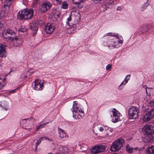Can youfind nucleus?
<instances>
[{
  "instance_id": "nucleus-1",
  "label": "nucleus",
  "mask_w": 154,
  "mask_h": 154,
  "mask_svg": "<svg viewBox=\"0 0 154 154\" xmlns=\"http://www.w3.org/2000/svg\"><path fill=\"white\" fill-rule=\"evenodd\" d=\"M73 117L75 119H82L85 115L84 112L79 107L77 102L74 101L72 107L71 109Z\"/></svg>"
},
{
  "instance_id": "nucleus-2",
  "label": "nucleus",
  "mask_w": 154,
  "mask_h": 154,
  "mask_svg": "<svg viewBox=\"0 0 154 154\" xmlns=\"http://www.w3.org/2000/svg\"><path fill=\"white\" fill-rule=\"evenodd\" d=\"M33 11L31 9H26L21 10L18 13L17 18L20 20L30 19L33 17Z\"/></svg>"
},
{
  "instance_id": "nucleus-3",
  "label": "nucleus",
  "mask_w": 154,
  "mask_h": 154,
  "mask_svg": "<svg viewBox=\"0 0 154 154\" xmlns=\"http://www.w3.org/2000/svg\"><path fill=\"white\" fill-rule=\"evenodd\" d=\"M140 112L139 108L135 106H130L128 110V115L129 119H138Z\"/></svg>"
},
{
  "instance_id": "nucleus-4",
  "label": "nucleus",
  "mask_w": 154,
  "mask_h": 154,
  "mask_svg": "<svg viewBox=\"0 0 154 154\" xmlns=\"http://www.w3.org/2000/svg\"><path fill=\"white\" fill-rule=\"evenodd\" d=\"M124 141L122 139H118L113 142L111 146L110 149L112 152H115L119 151L122 147Z\"/></svg>"
},
{
  "instance_id": "nucleus-5",
  "label": "nucleus",
  "mask_w": 154,
  "mask_h": 154,
  "mask_svg": "<svg viewBox=\"0 0 154 154\" xmlns=\"http://www.w3.org/2000/svg\"><path fill=\"white\" fill-rule=\"evenodd\" d=\"M112 113L111 121L113 123H116L122 120V116L116 109L113 108L111 111Z\"/></svg>"
},
{
  "instance_id": "nucleus-6",
  "label": "nucleus",
  "mask_w": 154,
  "mask_h": 154,
  "mask_svg": "<svg viewBox=\"0 0 154 154\" xmlns=\"http://www.w3.org/2000/svg\"><path fill=\"white\" fill-rule=\"evenodd\" d=\"M51 145L52 149H54L55 146L54 144L53 143H51ZM57 151L60 154H65L66 153H69L71 152V151L70 149H69L67 147L65 146H63L61 145H57Z\"/></svg>"
},
{
  "instance_id": "nucleus-7",
  "label": "nucleus",
  "mask_w": 154,
  "mask_h": 154,
  "mask_svg": "<svg viewBox=\"0 0 154 154\" xmlns=\"http://www.w3.org/2000/svg\"><path fill=\"white\" fill-rule=\"evenodd\" d=\"M15 34L14 32L12 29H5L2 33L3 37L6 39H11V36ZM18 39V38H12V40L14 41H17Z\"/></svg>"
},
{
  "instance_id": "nucleus-8",
  "label": "nucleus",
  "mask_w": 154,
  "mask_h": 154,
  "mask_svg": "<svg viewBox=\"0 0 154 154\" xmlns=\"http://www.w3.org/2000/svg\"><path fill=\"white\" fill-rule=\"evenodd\" d=\"M34 88L36 91H41L44 87V83L38 79H36L34 82Z\"/></svg>"
},
{
  "instance_id": "nucleus-9",
  "label": "nucleus",
  "mask_w": 154,
  "mask_h": 154,
  "mask_svg": "<svg viewBox=\"0 0 154 154\" xmlns=\"http://www.w3.org/2000/svg\"><path fill=\"white\" fill-rule=\"evenodd\" d=\"M60 14V12L58 9H54L52 11L50 17L53 20L55 21L59 18Z\"/></svg>"
},
{
  "instance_id": "nucleus-10",
  "label": "nucleus",
  "mask_w": 154,
  "mask_h": 154,
  "mask_svg": "<svg viewBox=\"0 0 154 154\" xmlns=\"http://www.w3.org/2000/svg\"><path fill=\"white\" fill-rule=\"evenodd\" d=\"M143 130L148 134H152L154 133V127L151 125H146L143 128Z\"/></svg>"
},
{
  "instance_id": "nucleus-11",
  "label": "nucleus",
  "mask_w": 154,
  "mask_h": 154,
  "mask_svg": "<svg viewBox=\"0 0 154 154\" xmlns=\"http://www.w3.org/2000/svg\"><path fill=\"white\" fill-rule=\"evenodd\" d=\"M108 36L115 37L117 39V41H117L119 44H122L123 43V38L122 37H119L117 33L112 32H109L105 34L103 36L106 37Z\"/></svg>"
},
{
  "instance_id": "nucleus-12",
  "label": "nucleus",
  "mask_w": 154,
  "mask_h": 154,
  "mask_svg": "<svg viewBox=\"0 0 154 154\" xmlns=\"http://www.w3.org/2000/svg\"><path fill=\"white\" fill-rule=\"evenodd\" d=\"M154 116V109H151L145 115L143 119V120L144 122L148 121L150 120Z\"/></svg>"
},
{
  "instance_id": "nucleus-13",
  "label": "nucleus",
  "mask_w": 154,
  "mask_h": 154,
  "mask_svg": "<svg viewBox=\"0 0 154 154\" xmlns=\"http://www.w3.org/2000/svg\"><path fill=\"white\" fill-rule=\"evenodd\" d=\"M105 46H107L110 49L118 48L120 46L118 42L115 41L114 39L111 41H109L107 44L105 45Z\"/></svg>"
},
{
  "instance_id": "nucleus-14",
  "label": "nucleus",
  "mask_w": 154,
  "mask_h": 154,
  "mask_svg": "<svg viewBox=\"0 0 154 154\" xmlns=\"http://www.w3.org/2000/svg\"><path fill=\"white\" fill-rule=\"evenodd\" d=\"M20 123L23 125V128L26 129H29L33 125L32 123H30L29 119H23L21 122Z\"/></svg>"
},
{
  "instance_id": "nucleus-15",
  "label": "nucleus",
  "mask_w": 154,
  "mask_h": 154,
  "mask_svg": "<svg viewBox=\"0 0 154 154\" xmlns=\"http://www.w3.org/2000/svg\"><path fill=\"white\" fill-rule=\"evenodd\" d=\"M130 75H128L126 76L124 80L121 83L118 87V89L119 90H122L128 82V81L130 78Z\"/></svg>"
},
{
  "instance_id": "nucleus-16",
  "label": "nucleus",
  "mask_w": 154,
  "mask_h": 154,
  "mask_svg": "<svg viewBox=\"0 0 154 154\" xmlns=\"http://www.w3.org/2000/svg\"><path fill=\"white\" fill-rule=\"evenodd\" d=\"M80 14L79 12H74V15L72 17V19L74 21V22L71 23V24L74 25L78 23L80 20Z\"/></svg>"
},
{
  "instance_id": "nucleus-17",
  "label": "nucleus",
  "mask_w": 154,
  "mask_h": 154,
  "mask_svg": "<svg viewBox=\"0 0 154 154\" xmlns=\"http://www.w3.org/2000/svg\"><path fill=\"white\" fill-rule=\"evenodd\" d=\"M6 52L5 45L0 43V57H5Z\"/></svg>"
},
{
  "instance_id": "nucleus-18",
  "label": "nucleus",
  "mask_w": 154,
  "mask_h": 154,
  "mask_svg": "<svg viewBox=\"0 0 154 154\" xmlns=\"http://www.w3.org/2000/svg\"><path fill=\"white\" fill-rule=\"evenodd\" d=\"M85 0H72L73 2L79 8H81L83 5V2Z\"/></svg>"
},
{
  "instance_id": "nucleus-19",
  "label": "nucleus",
  "mask_w": 154,
  "mask_h": 154,
  "mask_svg": "<svg viewBox=\"0 0 154 154\" xmlns=\"http://www.w3.org/2000/svg\"><path fill=\"white\" fill-rule=\"evenodd\" d=\"M58 132L59 134V137L61 138L68 137L65 131L60 128H58Z\"/></svg>"
},
{
  "instance_id": "nucleus-20",
  "label": "nucleus",
  "mask_w": 154,
  "mask_h": 154,
  "mask_svg": "<svg viewBox=\"0 0 154 154\" xmlns=\"http://www.w3.org/2000/svg\"><path fill=\"white\" fill-rule=\"evenodd\" d=\"M139 30L142 32H143L148 31L151 29V26L149 25H146L143 27L140 26L139 28Z\"/></svg>"
},
{
  "instance_id": "nucleus-21",
  "label": "nucleus",
  "mask_w": 154,
  "mask_h": 154,
  "mask_svg": "<svg viewBox=\"0 0 154 154\" xmlns=\"http://www.w3.org/2000/svg\"><path fill=\"white\" fill-rule=\"evenodd\" d=\"M30 28L32 30L34 31V33L35 34L38 29L37 22H33L30 26Z\"/></svg>"
},
{
  "instance_id": "nucleus-22",
  "label": "nucleus",
  "mask_w": 154,
  "mask_h": 154,
  "mask_svg": "<svg viewBox=\"0 0 154 154\" xmlns=\"http://www.w3.org/2000/svg\"><path fill=\"white\" fill-rule=\"evenodd\" d=\"M147 154H153L154 153V146L149 147L146 150Z\"/></svg>"
},
{
  "instance_id": "nucleus-23",
  "label": "nucleus",
  "mask_w": 154,
  "mask_h": 154,
  "mask_svg": "<svg viewBox=\"0 0 154 154\" xmlns=\"http://www.w3.org/2000/svg\"><path fill=\"white\" fill-rule=\"evenodd\" d=\"M48 5L47 2H43L41 8V11L42 13H44L47 11V6Z\"/></svg>"
},
{
  "instance_id": "nucleus-24",
  "label": "nucleus",
  "mask_w": 154,
  "mask_h": 154,
  "mask_svg": "<svg viewBox=\"0 0 154 154\" xmlns=\"http://www.w3.org/2000/svg\"><path fill=\"white\" fill-rule=\"evenodd\" d=\"M98 147L97 145L93 147L91 149V154H97L98 153Z\"/></svg>"
},
{
  "instance_id": "nucleus-25",
  "label": "nucleus",
  "mask_w": 154,
  "mask_h": 154,
  "mask_svg": "<svg viewBox=\"0 0 154 154\" xmlns=\"http://www.w3.org/2000/svg\"><path fill=\"white\" fill-rule=\"evenodd\" d=\"M76 27L74 25L71 26V28H68L67 32L69 33H74L76 31Z\"/></svg>"
},
{
  "instance_id": "nucleus-26",
  "label": "nucleus",
  "mask_w": 154,
  "mask_h": 154,
  "mask_svg": "<svg viewBox=\"0 0 154 154\" xmlns=\"http://www.w3.org/2000/svg\"><path fill=\"white\" fill-rule=\"evenodd\" d=\"M99 153L102 152L106 150V148L104 146L100 145H97Z\"/></svg>"
},
{
  "instance_id": "nucleus-27",
  "label": "nucleus",
  "mask_w": 154,
  "mask_h": 154,
  "mask_svg": "<svg viewBox=\"0 0 154 154\" xmlns=\"http://www.w3.org/2000/svg\"><path fill=\"white\" fill-rule=\"evenodd\" d=\"M5 79L0 78V90L1 89L6 85Z\"/></svg>"
},
{
  "instance_id": "nucleus-28",
  "label": "nucleus",
  "mask_w": 154,
  "mask_h": 154,
  "mask_svg": "<svg viewBox=\"0 0 154 154\" xmlns=\"http://www.w3.org/2000/svg\"><path fill=\"white\" fill-rule=\"evenodd\" d=\"M126 149L128 153H131L133 152V148L128 144L126 145Z\"/></svg>"
},
{
  "instance_id": "nucleus-29",
  "label": "nucleus",
  "mask_w": 154,
  "mask_h": 154,
  "mask_svg": "<svg viewBox=\"0 0 154 154\" xmlns=\"http://www.w3.org/2000/svg\"><path fill=\"white\" fill-rule=\"evenodd\" d=\"M152 140L151 137H149V136H146L143 138V141L145 143H148L150 142Z\"/></svg>"
},
{
  "instance_id": "nucleus-30",
  "label": "nucleus",
  "mask_w": 154,
  "mask_h": 154,
  "mask_svg": "<svg viewBox=\"0 0 154 154\" xmlns=\"http://www.w3.org/2000/svg\"><path fill=\"white\" fill-rule=\"evenodd\" d=\"M149 5V4L147 2H145L140 7V9L141 11H143L147 8V7Z\"/></svg>"
},
{
  "instance_id": "nucleus-31",
  "label": "nucleus",
  "mask_w": 154,
  "mask_h": 154,
  "mask_svg": "<svg viewBox=\"0 0 154 154\" xmlns=\"http://www.w3.org/2000/svg\"><path fill=\"white\" fill-rule=\"evenodd\" d=\"M55 27L53 24L50 25L49 26V34L52 33L55 30Z\"/></svg>"
},
{
  "instance_id": "nucleus-32",
  "label": "nucleus",
  "mask_w": 154,
  "mask_h": 154,
  "mask_svg": "<svg viewBox=\"0 0 154 154\" xmlns=\"http://www.w3.org/2000/svg\"><path fill=\"white\" fill-rule=\"evenodd\" d=\"M47 137H40V138L38 140H37V142H36L35 143V149L37 148V146L41 142L42 140H47Z\"/></svg>"
},
{
  "instance_id": "nucleus-33",
  "label": "nucleus",
  "mask_w": 154,
  "mask_h": 154,
  "mask_svg": "<svg viewBox=\"0 0 154 154\" xmlns=\"http://www.w3.org/2000/svg\"><path fill=\"white\" fill-rule=\"evenodd\" d=\"M72 19V18L71 17V15L69 14V17L67 18V21H66V23L67 25H68L69 26H71L72 25L71 24V23H70L69 22L71 21V20Z\"/></svg>"
},
{
  "instance_id": "nucleus-34",
  "label": "nucleus",
  "mask_w": 154,
  "mask_h": 154,
  "mask_svg": "<svg viewBox=\"0 0 154 154\" xmlns=\"http://www.w3.org/2000/svg\"><path fill=\"white\" fill-rule=\"evenodd\" d=\"M27 30V29L25 26H21L19 29H18V31L19 32H24Z\"/></svg>"
},
{
  "instance_id": "nucleus-35",
  "label": "nucleus",
  "mask_w": 154,
  "mask_h": 154,
  "mask_svg": "<svg viewBox=\"0 0 154 154\" xmlns=\"http://www.w3.org/2000/svg\"><path fill=\"white\" fill-rule=\"evenodd\" d=\"M62 5H61V8L63 9H66L68 6V4L66 2V1L62 3Z\"/></svg>"
},
{
  "instance_id": "nucleus-36",
  "label": "nucleus",
  "mask_w": 154,
  "mask_h": 154,
  "mask_svg": "<svg viewBox=\"0 0 154 154\" xmlns=\"http://www.w3.org/2000/svg\"><path fill=\"white\" fill-rule=\"evenodd\" d=\"M91 1L93 2H94L95 4L101 3H103L104 2V1L103 0H91Z\"/></svg>"
},
{
  "instance_id": "nucleus-37",
  "label": "nucleus",
  "mask_w": 154,
  "mask_h": 154,
  "mask_svg": "<svg viewBox=\"0 0 154 154\" xmlns=\"http://www.w3.org/2000/svg\"><path fill=\"white\" fill-rule=\"evenodd\" d=\"M103 127H104L106 130H109L111 132H112L113 131V129L112 128L109 127L107 126H103Z\"/></svg>"
},
{
  "instance_id": "nucleus-38",
  "label": "nucleus",
  "mask_w": 154,
  "mask_h": 154,
  "mask_svg": "<svg viewBox=\"0 0 154 154\" xmlns=\"http://www.w3.org/2000/svg\"><path fill=\"white\" fill-rule=\"evenodd\" d=\"M112 67V64H109L107 65L106 67V69L108 70H110Z\"/></svg>"
},
{
  "instance_id": "nucleus-39",
  "label": "nucleus",
  "mask_w": 154,
  "mask_h": 154,
  "mask_svg": "<svg viewBox=\"0 0 154 154\" xmlns=\"http://www.w3.org/2000/svg\"><path fill=\"white\" fill-rule=\"evenodd\" d=\"M26 72H24L22 73V74L21 75L20 77L21 79H23L24 78H26L27 77V75L26 74Z\"/></svg>"
},
{
  "instance_id": "nucleus-40",
  "label": "nucleus",
  "mask_w": 154,
  "mask_h": 154,
  "mask_svg": "<svg viewBox=\"0 0 154 154\" xmlns=\"http://www.w3.org/2000/svg\"><path fill=\"white\" fill-rule=\"evenodd\" d=\"M44 31L47 34H48V25L45 26Z\"/></svg>"
},
{
  "instance_id": "nucleus-41",
  "label": "nucleus",
  "mask_w": 154,
  "mask_h": 154,
  "mask_svg": "<svg viewBox=\"0 0 154 154\" xmlns=\"http://www.w3.org/2000/svg\"><path fill=\"white\" fill-rule=\"evenodd\" d=\"M45 125V124H44L43 125H39V126H38V127H37L36 128V130H38L40 129H41V128H43V126H44V125Z\"/></svg>"
},
{
  "instance_id": "nucleus-42",
  "label": "nucleus",
  "mask_w": 154,
  "mask_h": 154,
  "mask_svg": "<svg viewBox=\"0 0 154 154\" xmlns=\"http://www.w3.org/2000/svg\"><path fill=\"white\" fill-rule=\"evenodd\" d=\"M66 0H56L57 2L60 4H62V3L65 1Z\"/></svg>"
},
{
  "instance_id": "nucleus-43",
  "label": "nucleus",
  "mask_w": 154,
  "mask_h": 154,
  "mask_svg": "<svg viewBox=\"0 0 154 154\" xmlns=\"http://www.w3.org/2000/svg\"><path fill=\"white\" fill-rule=\"evenodd\" d=\"M149 105L151 106H154V99L151 101L149 103Z\"/></svg>"
},
{
  "instance_id": "nucleus-44",
  "label": "nucleus",
  "mask_w": 154,
  "mask_h": 154,
  "mask_svg": "<svg viewBox=\"0 0 154 154\" xmlns=\"http://www.w3.org/2000/svg\"><path fill=\"white\" fill-rule=\"evenodd\" d=\"M104 127H98V129L100 131H103L104 130Z\"/></svg>"
},
{
  "instance_id": "nucleus-45",
  "label": "nucleus",
  "mask_w": 154,
  "mask_h": 154,
  "mask_svg": "<svg viewBox=\"0 0 154 154\" xmlns=\"http://www.w3.org/2000/svg\"><path fill=\"white\" fill-rule=\"evenodd\" d=\"M12 0H7L6 1V2H7V3H9V5H10L11 4V1Z\"/></svg>"
},
{
  "instance_id": "nucleus-46",
  "label": "nucleus",
  "mask_w": 154,
  "mask_h": 154,
  "mask_svg": "<svg viewBox=\"0 0 154 154\" xmlns=\"http://www.w3.org/2000/svg\"><path fill=\"white\" fill-rule=\"evenodd\" d=\"M133 150H138V147H136L135 148H133Z\"/></svg>"
},
{
  "instance_id": "nucleus-47",
  "label": "nucleus",
  "mask_w": 154,
  "mask_h": 154,
  "mask_svg": "<svg viewBox=\"0 0 154 154\" xmlns=\"http://www.w3.org/2000/svg\"><path fill=\"white\" fill-rule=\"evenodd\" d=\"M15 91V90H13L11 92L14 93V92Z\"/></svg>"
},
{
  "instance_id": "nucleus-48",
  "label": "nucleus",
  "mask_w": 154,
  "mask_h": 154,
  "mask_svg": "<svg viewBox=\"0 0 154 154\" xmlns=\"http://www.w3.org/2000/svg\"><path fill=\"white\" fill-rule=\"evenodd\" d=\"M120 8V7H118L117 8V10H120V9L119 8Z\"/></svg>"
},
{
  "instance_id": "nucleus-49",
  "label": "nucleus",
  "mask_w": 154,
  "mask_h": 154,
  "mask_svg": "<svg viewBox=\"0 0 154 154\" xmlns=\"http://www.w3.org/2000/svg\"><path fill=\"white\" fill-rule=\"evenodd\" d=\"M3 109H5V110L6 111L7 110V109L6 108V107H5V108H3Z\"/></svg>"
},
{
  "instance_id": "nucleus-50",
  "label": "nucleus",
  "mask_w": 154,
  "mask_h": 154,
  "mask_svg": "<svg viewBox=\"0 0 154 154\" xmlns=\"http://www.w3.org/2000/svg\"><path fill=\"white\" fill-rule=\"evenodd\" d=\"M146 94H147V89H146Z\"/></svg>"
},
{
  "instance_id": "nucleus-51",
  "label": "nucleus",
  "mask_w": 154,
  "mask_h": 154,
  "mask_svg": "<svg viewBox=\"0 0 154 154\" xmlns=\"http://www.w3.org/2000/svg\"><path fill=\"white\" fill-rule=\"evenodd\" d=\"M48 6H49V8H50V5H49H49H48Z\"/></svg>"
},
{
  "instance_id": "nucleus-52",
  "label": "nucleus",
  "mask_w": 154,
  "mask_h": 154,
  "mask_svg": "<svg viewBox=\"0 0 154 154\" xmlns=\"http://www.w3.org/2000/svg\"><path fill=\"white\" fill-rule=\"evenodd\" d=\"M9 4H8L7 5H9Z\"/></svg>"
},
{
  "instance_id": "nucleus-53",
  "label": "nucleus",
  "mask_w": 154,
  "mask_h": 154,
  "mask_svg": "<svg viewBox=\"0 0 154 154\" xmlns=\"http://www.w3.org/2000/svg\"><path fill=\"white\" fill-rule=\"evenodd\" d=\"M9 4H8L7 5H9Z\"/></svg>"
},
{
  "instance_id": "nucleus-54",
  "label": "nucleus",
  "mask_w": 154,
  "mask_h": 154,
  "mask_svg": "<svg viewBox=\"0 0 154 154\" xmlns=\"http://www.w3.org/2000/svg\"><path fill=\"white\" fill-rule=\"evenodd\" d=\"M145 88H146V86H145Z\"/></svg>"
},
{
  "instance_id": "nucleus-55",
  "label": "nucleus",
  "mask_w": 154,
  "mask_h": 154,
  "mask_svg": "<svg viewBox=\"0 0 154 154\" xmlns=\"http://www.w3.org/2000/svg\"><path fill=\"white\" fill-rule=\"evenodd\" d=\"M103 0V1H105V0Z\"/></svg>"
},
{
  "instance_id": "nucleus-56",
  "label": "nucleus",
  "mask_w": 154,
  "mask_h": 154,
  "mask_svg": "<svg viewBox=\"0 0 154 154\" xmlns=\"http://www.w3.org/2000/svg\"><path fill=\"white\" fill-rule=\"evenodd\" d=\"M153 154H154V153Z\"/></svg>"
}]
</instances>
